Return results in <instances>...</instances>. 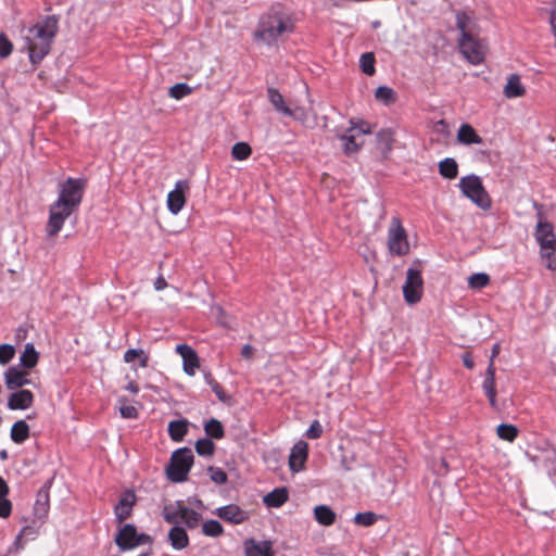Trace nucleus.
I'll use <instances>...</instances> for the list:
<instances>
[{
	"instance_id": "obj_1",
	"label": "nucleus",
	"mask_w": 556,
	"mask_h": 556,
	"mask_svg": "<svg viewBox=\"0 0 556 556\" xmlns=\"http://www.w3.org/2000/svg\"><path fill=\"white\" fill-rule=\"evenodd\" d=\"M58 30L59 18L55 15H47L28 28L26 40L31 64H39L49 54Z\"/></svg>"
},
{
	"instance_id": "obj_2",
	"label": "nucleus",
	"mask_w": 556,
	"mask_h": 556,
	"mask_svg": "<svg viewBox=\"0 0 556 556\" xmlns=\"http://www.w3.org/2000/svg\"><path fill=\"white\" fill-rule=\"evenodd\" d=\"M456 27L459 30L458 48L464 58L473 65L484 61L485 45L478 37V25L466 12L456 13Z\"/></svg>"
},
{
	"instance_id": "obj_3",
	"label": "nucleus",
	"mask_w": 556,
	"mask_h": 556,
	"mask_svg": "<svg viewBox=\"0 0 556 556\" xmlns=\"http://www.w3.org/2000/svg\"><path fill=\"white\" fill-rule=\"evenodd\" d=\"M292 27L293 26L288 17L276 11H271L262 15L254 33V37L256 40H261L270 46L275 43L283 33L292 31Z\"/></svg>"
},
{
	"instance_id": "obj_4",
	"label": "nucleus",
	"mask_w": 556,
	"mask_h": 556,
	"mask_svg": "<svg viewBox=\"0 0 556 556\" xmlns=\"http://www.w3.org/2000/svg\"><path fill=\"white\" fill-rule=\"evenodd\" d=\"M462 194L479 208L486 211L492 206V200L485 190L482 179L476 174L462 177L457 184Z\"/></svg>"
},
{
	"instance_id": "obj_5",
	"label": "nucleus",
	"mask_w": 556,
	"mask_h": 556,
	"mask_svg": "<svg viewBox=\"0 0 556 556\" xmlns=\"http://www.w3.org/2000/svg\"><path fill=\"white\" fill-rule=\"evenodd\" d=\"M193 453L189 447H180L173 452L170 463L166 468L169 481L180 483L187 480L188 473L193 465Z\"/></svg>"
},
{
	"instance_id": "obj_6",
	"label": "nucleus",
	"mask_w": 556,
	"mask_h": 556,
	"mask_svg": "<svg viewBox=\"0 0 556 556\" xmlns=\"http://www.w3.org/2000/svg\"><path fill=\"white\" fill-rule=\"evenodd\" d=\"M84 189V179L68 177L59 184V194L54 202L77 211L83 200Z\"/></svg>"
},
{
	"instance_id": "obj_7",
	"label": "nucleus",
	"mask_w": 556,
	"mask_h": 556,
	"mask_svg": "<svg viewBox=\"0 0 556 556\" xmlns=\"http://www.w3.org/2000/svg\"><path fill=\"white\" fill-rule=\"evenodd\" d=\"M388 248L391 254L403 256L409 252L407 233L400 218L393 217L388 230Z\"/></svg>"
},
{
	"instance_id": "obj_8",
	"label": "nucleus",
	"mask_w": 556,
	"mask_h": 556,
	"mask_svg": "<svg viewBox=\"0 0 556 556\" xmlns=\"http://www.w3.org/2000/svg\"><path fill=\"white\" fill-rule=\"evenodd\" d=\"M114 541L121 551H129L139 545L151 544L152 538L146 533H138L135 525L125 523L116 533Z\"/></svg>"
},
{
	"instance_id": "obj_9",
	"label": "nucleus",
	"mask_w": 556,
	"mask_h": 556,
	"mask_svg": "<svg viewBox=\"0 0 556 556\" xmlns=\"http://www.w3.org/2000/svg\"><path fill=\"white\" fill-rule=\"evenodd\" d=\"M424 280L420 269L409 267L406 271V279L403 285L404 300L409 304H415L420 301L422 295Z\"/></svg>"
},
{
	"instance_id": "obj_10",
	"label": "nucleus",
	"mask_w": 556,
	"mask_h": 556,
	"mask_svg": "<svg viewBox=\"0 0 556 556\" xmlns=\"http://www.w3.org/2000/svg\"><path fill=\"white\" fill-rule=\"evenodd\" d=\"M533 207L538 211V224L534 231L535 240L540 247V250L556 248V236L554 233V227L548 222L542 220L541 205L533 202Z\"/></svg>"
},
{
	"instance_id": "obj_11",
	"label": "nucleus",
	"mask_w": 556,
	"mask_h": 556,
	"mask_svg": "<svg viewBox=\"0 0 556 556\" xmlns=\"http://www.w3.org/2000/svg\"><path fill=\"white\" fill-rule=\"evenodd\" d=\"M75 211L62 206L61 204L53 202L49 206V217L46 226V232L48 237L56 236L63 228L65 220L74 213Z\"/></svg>"
},
{
	"instance_id": "obj_12",
	"label": "nucleus",
	"mask_w": 556,
	"mask_h": 556,
	"mask_svg": "<svg viewBox=\"0 0 556 556\" xmlns=\"http://www.w3.org/2000/svg\"><path fill=\"white\" fill-rule=\"evenodd\" d=\"M189 189L188 180H178L175 184V188L167 194V208L168 211L177 215L186 203L185 192Z\"/></svg>"
},
{
	"instance_id": "obj_13",
	"label": "nucleus",
	"mask_w": 556,
	"mask_h": 556,
	"mask_svg": "<svg viewBox=\"0 0 556 556\" xmlns=\"http://www.w3.org/2000/svg\"><path fill=\"white\" fill-rule=\"evenodd\" d=\"M308 456V444L300 440L293 444L289 455V468L292 472H300Z\"/></svg>"
},
{
	"instance_id": "obj_14",
	"label": "nucleus",
	"mask_w": 556,
	"mask_h": 556,
	"mask_svg": "<svg viewBox=\"0 0 556 556\" xmlns=\"http://www.w3.org/2000/svg\"><path fill=\"white\" fill-rule=\"evenodd\" d=\"M136 495L134 491L126 490L122 493L118 502L114 506V515L117 522H123L131 516Z\"/></svg>"
},
{
	"instance_id": "obj_15",
	"label": "nucleus",
	"mask_w": 556,
	"mask_h": 556,
	"mask_svg": "<svg viewBox=\"0 0 556 556\" xmlns=\"http://www.w3.org/2000/svg\"><path fill=\"white\" fill-rule=\"evenodd\" d=\"M215 514L231 525H241L249 519V514L247 510L242 509L236 504H228L222 507H218Z\"/></svg>"
},
{
	"instance_id": "obj_16",
	"label": "nucleus",
	"mask_w": 556,
	"mask_h": 556,
	"mask_svg": "<svg viewBox=\"0 0 556 556\" xmlns=\"http://www.w3.org/2000/svg\"><path fill=\"white\" fill-rule=\"evenodd\" d=\"M176 351L182 358L184 371L188 376H194L195 369L200 366L197 352L188 344H178Z\"/></svg>"
},
{
	"instance_id": "obj_17",
	"label": "nucleus",
	"mask_w": 556,
	"mask_h": 556,
	"mask_svg": "<svg viewBox=\"0 0 556 556\" xmlns=\"http://www.w3.org/2000/svg\"><path fill=\"white\" fill-rule=\"evenodd\" d=\"M4 382L9 390H14L30 384L31 381L27 371L20 369L17 366H10L4 371Z\"/></svg>"
},
{
	"instance_id": "obj_18",
	"label": "nucleus",
	"mask_w": 556,
	"mask_h": 556,
	"mask_svg": "<svg viewBox=\"0 0 556 556\" xmlns=\"http://www.w3.org/2000/svg\"><path fill=\"white\" fill-rule=\"evenodd\" d=\"M243 551L245 556H274L273 543L267 540L247 539L243 542Z\"/></svg>"
},
{
	"instance_id": "obj_19",
	"label": "nucleus",
	"mask_w": 556,
	"mask_h": 556,
	"mask_svg": "<svg viewBox=\"0 0 556 556\" xmlns=\"http://www.w3.org/2000/svg\"><path fill=\"white\" fill-rule=\"evenodd\" d=\"M336 137L342 142V152L346 156H352L356 154L361 148L362 143L356 142L355 132H349V128L345 130H341L339 127L333 129Z\"/></svg>"
},
{
	"instance_id": "obj_20",
	"label": "nucleus",
	"mask_w": 556,
	"mask_h": 556,
	"mask_svg": "<svg viewBox=\"0 0 556 556\" xmlns=\"http://www.w3.org/2000/svg\"><path fill=\"white\" fill-rule=\"evenodd\" d=\"M34 403V394L30 390L21 389L13 392L8 400V408L11 410H24Z\"/></svg>"
},
{
	"instance_id": "obj_21",
	"label": "nucleus",
	"mask_w": 556,
	"mask_h": 556,
	"mask_svg": "<svg viewBox=\"0 0 556 556\" xmlns=\"http://www.w3.org/2000/svg\"><path fill=\"white\" fill-rule=\"evenodd\" d=\"M482 390L492 407H496V390H495V367L494 362H490L486 368L485 377L482 382Z\"/></svg>"
},
{
	"instance_id": "obj_22",
	"label": "nucleus",
	"mask_w": 556,
	"mask_h": 556,
	"mask_svg": "<svg viewBox=\"0 0 556 556\" xmlns=\"http://www.w3.org/2000/svg\"><path fill=\"white\" fill-rule=\"evenodd\" d=\"M186 507L182 501H176L164 506L162 516L166 522L177 525L181 522L184 517L182 509H186Z\"/></svg>"
},
{
	"instance_id": "obj_23",
	"label": "nucleus",
	"mask_w": 556,
	"mask_h": 556,
	"mask_svg": "<svg viewBox=\"0 0 556 556\" xmlns=\"http://www.w3.org/2000/svg\"><path fill=\"white\" fill-rule=\"evenodd\" d=\"M289 500L287 488H276L263 497L267 507L279 508Z\"/></svg>"
},
{
	"instance_id": "obj_24",
	"label": "nucleus",
	"mask_w": 556,
	"mask_h": 556,
	"mask_svg": "<svg viewBox=\"0 0 556 556\" xmlns=\"http://www.w3.org/2000/svg\"><path fill=\"white\" fill-rule=\"evenodd\" d=\"M457 140L462 144H481L483 139L477 134L475 128L469 124L460 125L457 131Z\"/></svg>"
},
{
	"instance_id": "obj_25",
	"label": "nucleus",
	"mask_w": 556,
	"mask_h": 556,
	"mask_svg": "<svg viewBox=\"0 0 556 556\" xmlns=\"http://www.w3.org/2000/svg\"><path fill=\"white\" fill-rule=\"evenodd\" d=\"M503 93L508 99L519 98L526 93V88L522 86L520 77L517 74L509 76Z\"/></svg>"
},
{
	"instance_id": "obj_26",
	"label": "nucleus",
	"mask_w": 556,
	"mask_h": 556,
	"mask_svg": "<svg viewBox=\"0 0 556 556\" xmlns=\"http://www.w3.org/2000/svg\"><path fill=\"white\" fill-rule=\"evenodd\" d=\"M267 97L270 104L274 106L277 113L281 115L290 114V106L287 105L283 96L280 91L274 87L267 88Z\"/></svg>"
},
{
	"instance_id": "obj_27",
	"label": "nucleus",
	"mask_w": 556,
	"mask_h": 556,
	"mask_svg": "<svg viewBox=\"0 0 556 556\" xmlns=\"http://www.w3.org/2000/svg\"><path fill=\"white\" fill-rule=\"evenodd\" d=\"M314 517L316 521L325 527H329L334 523L337 514L328 505L321 504L314 508Z\"/></svg>"
},
{
	"instance_id": "obj_28",
	"label": "nucleus",
	"mask_w": 556,
	"mask_h": 556,
	"mask_svg": "<svg viewBox=\"0 0 556 556\" xmlns=\"http://www.w3.org/2000/svg\"><path fill=\"white\" fill-rule=\"evenodd\" d=\"M39 361V353L36 351L34 343L25 344L24 351L20 356V366L25 369L34 368Z\"/></svg>"
},
{
	"instance_id": "obj_29",
	"label": "nucleus",
	"mask_w": 556,
	"mask_h": 556,
	"mask_svg": "<svg viewBox=\"0 0 556 556\" xmlns=\"http://www.w3.org/2000/svg\"><path fill=\"white\" fill-rule=\"evenodd\" d=\"M188 425L187 419L172 420L167 428L169 438L174 442H181L188 432Z\"/></svg>"
},
{
	"instance_id": "obj_30",
	"label": "nucleus",
	"mask_w": 556,
	"mask_h": 556,
	"mask_svg": "<svg viewBox=\"0 0 556 556\" xmlns=\"http://www.w3.org/2000/svg\"><path fill=\"white\" fill-rule=\"evenodd\" d=\"M168 538L174 549L180 551L188 546L189 539L186 530L175 526L169 530Z\"/></svg>"
},
{
	"instance_id": "obj_31",
	"label": "nucleus",
	"mask_w": 556,
	"mask_h": 556,
	"mask_svg": "<svg viewBox=\"0 0 556 556\" xmlns=\"http://www.w3.org/2000/svg\"><path fill=\"white\" fill-rule=\"evenodd\" d=\"M439 174L444 179H455L458 175V164L454 157H445L438 164Z\"/></svg>"
},
{
	"instance_id": "obj_32",
	"label": "nucleus",
	"mask_w": 556,
	"mask_h": 556,
	"mask_svg": "<svg viewBox=\"0 0 556 556\" xmlns=\"http://www.w3.org/2000/svg\"><path fill=\"white\" fill-rule=\"evenodd\" d=\"M49 510V492L46 489H40L36 496V502L34 505V515L38 519H43L47 517Z\"/></svg>"
},
{
	"instance_id": "obj_33",
	"label": "nucleus",
	"mask_w": 556,
	"mask_h": 556,
	"mask_svg": "<svg viewBox=\"0 0 556 556\" xmlns=\"http://www.w3.org/2000/svg\"><path fill=\"white\" fill-rule=\"evenodd\" d=\"M11 440L16 444H22L29 438V426L25 420H17L13 424L10 432Z\"/></svg>"
},
{
	"instance_id": "obj_34",
	"label": "nucleus",
	"mask_w": 556,
	"mask_h": 556,
	"mask_svg": "<svg viewBox=\"0 0 556 556\" xmlns=\"http://www.w3.org/2000/svg\"><path fill=\"white\" fill-rule=\"evenodd\" d=\"M377 143L383 155L389 154L393 148L394 134L390 128L380 129L377 135Z\"/></svg>"
},
{
	"instance_id": "obj_35",
	"label": "nucleus",
	"mask_w": 556,
	"mask_h": 556,
	"mask_svg": "<svg viewBox=\"0 0 556 556\" xmlns=\"http://www.w3.org/2000/svg\"><path fill=\"white\" fill-rule=\"evenodd\" d=\"M204 432L211 440H220L225 437L224 426L216 418H211L204 424Z\"/></svg>"
},
{
	"instance_id": "obj_36",
	"label": "nucleus",
	"mask_w": 556,
	"mask_h": 556,
	"mask_svg": "<svg viewBox=\"0 0 556 556\" xmlns=\"http://www.w3.org/2000/svg\"><path fill=\"white\" fill-rule=\"evenodd\" d=\"M518 432V428L513 424H500L496 428L498 438L507 442H514Z\"/></svg>"
},
{
	"instance_id": "obj_37",
	"label": "nucleus",
	"mask_w": 556,
	"mask_h": 556,
	"mask_svg": "<svg viewBox=\"0 0 556 556\" xmlns=\"http://www.w3.org/2000/svg\"><path fill=\"white\" fill-rule=\"evenodd\" d=\"M195 452L200 456L211 457L215 453V444L208 438H201L195 442Z\"/></svg>"
},
{
	"instance_id": "obj_38",
	"label": "nucleus",
	"mask_w": 556,
	"mask_h": 556,
	"mask_svg": "<svg viewBox=\"0 0 556 556\" xmlns=\"http://www.w3.org/2000/svg\"><path fill=\"white\" fill-rule=\"evenodd\" d=\"M202 532L206 536L217 538L223 534L224 528L218 520L210 519L202 523Z\"/></svg>"
},
{
	"instance_id": "obj_39",
	"label": "nucleus",
	"mask_w": 556,
	"mask_h": 556,
	"mask_svg": "<svg viewBox=\"0 0 556 556\" xmlns=\"http://www.w3.org/2000/svg\"><path fill=\"white\" fill-rule=\"evenodd\" d=\"M203 377H204L205 383L211 387L212 391L215 393L217 399L222 402H226L227 395H226L224 389L222 388V386L214 379L213 375L210 371L204 370Z\"/></svg>"
},
{
	"instance_id": "obj_40",
	"label": "nucleus",
	"mask_w": 556,
	"mask_h": 556,
	"mask_svg": "<svg viewBox=\"0 0 556 556\" xmlns=\"http://www.w3.org/2000/svg\"><path fill=\"white\" fill-rule=\"evenodd\" d=\"M375 55L372 52H365L359 58V66L362 68V72L368 76H371L375 74Z\"/></svg>"
},
{
	"instance_id": "obj_41",
	"label": "nucleus",
	"mask_w": 556,
	"mask_h": 556,
	"mask_svg": "<svg viewBox=\"0 0 556 556\" xmlns=\"http://www.w3.org/2000/svg\"><path fill=\"white\" fill-rule=\"evenodd\" d=\"M252 153L251 147L247 142H237L231 149L232 159L236 161H244L249 159Z\"/></svg>"
},
{
	"instance_id": "obj_42",
	"label": "nucleus",
	"mask_w": 556,
	"mask_h": 556,
	"mask_svg": "<svg viewBox=\"0 0 556 556\" xmlns=\"http://www.w3.org/2000/svg\"><path fill=\"white\" fill-rule=\"evenodd\" d=\"M193 88L186 83H178L172 86L168 90V96L173 99L180 100L191 94Z\"/></svg>"
},
{
	"instance_id": "obj_43",
	"label": "nucleus",
	"mask_w": 556,
	"mask_h": 556,
	"mask_svg": "<svg viewBox=\"0 0 556 556\" xmlns=\"http://www.w3.org/2000/svg\"><path fill=\"white\" fill-rule=\"evenodd\" d=\"M375 97L384 104L393 103L396 100L394 90L388 86H379L376 89Z\"/></svg>"
},
{
	"instance_id": "obj_44",
	"label": "nucleus",
	"mask_w": 556,
	"mask_h": 556,
	"mask_svg": "<svg viewBox=\"0 0 556 556\" xmlns=\"http://www.w3.org/2000/svg\"><path fill=\"white\" fill-rule=\"evenodd\" d=\"M182 511L184 517L181 522H184L190 529L197 528L202 519L201 514L189 507H186V509H182Z\"/></svg>"
},
{
	"instance_id": "obj_45",
	"label": "nucleus",
	"mask_w": 556,
	"mask_h": 556,
	"mask_svg": "<svg viewBox=\"0 0 556 556\" xmlns=\"http://www.w3.org/2000/svg\"><path fill=\"white\" fill-rule=\"evenodd\" d=\"M349 132H355L356 136L371 134L369 124L363 119H350Z\"/></svg>"
},
{
	"instance_id": "obj_46",
	"label": "nucleus",
	"mask_w": 556,
	"mask_h": 556,
	"mask_svg": "<svg viewBox=\"0 0 556 556\" xmlns=\"http://www.w3.org/2000/svg\"><path fill=\"white\" fill-rule=\"evenodd\" d=\"M490 282V276L485 273H476L468 278V285L471 289H482Z\"/></svg>"
},
{
	"instance_id": "obj_47",
	"label": "nucleus",
	"mask_w": 556,
	"mask_h": 556,
	"mask_svg": "<svg viewBox=\"0 0 556 556\" xmlns=\"http://www.w3.org/2000/svg\"><path fill=\"white\" fill-rule=\"evenodd\" d=\"M377 519H378V516L375 513L363 511V513H357L354 516L353 520L357 526L370 527L377 521Z\"/></svg>"
},
{
	"instance_id": "obj_48",
	"label": "nucleus",
	"mask_w": 556,
	"mask_h": 556,
	"mask_svg": "<svg viewBox=\"0 0 556 556\" xmlns=\"http://www.w3.org/2000/svg\"><path fill=\"white\" fill-rule=\"evenodd\" d=\"M15 355V348L12 344H0V365L9 364Z\"/></svg>"
},
{
	"instance_id": "obj_49",
	"label": "nucleus",
	"mask_w": 556,
	"mask_h": 556,
	"mask_svg": "<svg viewBox=\"0 0 556 556\" xmlns=\"http://www.w3.org/2000/svg\"><path fill=\"white\" fill-rule=\"evenodd\" d=\"M541 257L544 260L549 270H556V248L540 250Z\"/></svg>"
},
{
	"instance_id": "obj_50",
	"label": "nucleus",
	"mask_w": 556,
	"mask_h": 556,
	"mask_svg": "<svg viewBox=\"0 0 556 556\" xmlns=\"http://www.w3.org/2000/svg\"><path fill=\"white\" fill-rule=\"evenodd\" d=\"M210 478L216 484H224L227 481V473L219 467L210 466L207 468Z\"/></svg>"
},
{
	"instance_id": "obj_51",
	"label": "nucleus",
	"mask_w": 556,
	"mask_h": 556,
	"mask_svg": "<svg viewBox=\"0 0 556 556\" xmlns=\"http://www.w3.org/2000/svg\"><path fill=\"white\" fill-rule=\"evenodd\" d=\"M38 535V529L34 526H25L15 539V544H18L22 539L35 540Z\"/></svg>"
},
{
	"instance_id": "obj_52",
	"label": "nucleus",
	"mask_w": 556,
	"mask_h": 556,
	"mask_svg": "<svg viewBox=\"0 0 556 556\" xmlns=\"http://www.w3.org/2000/svg\"><path fill=\"white\" fill-rule=\"evenodd\" d=\"M323 434V426L318 420H314L307 428L305 435L307 439L315 440L319 439Z\"/></svg>"
},
{
	"instance_id": "obj_53",
	"label": "nucleus",
	"mask_w": 556,
	"mask_h": 556,
	"mask_svg": "<svg viewBox=\"0 0 556 556\" xmlns=\"http://www.w3.org/2000/svg\"><path fill=\"white\" fill-rule=\"evenodd\" d=\"M13 50L12 42L8 39V37L1 33L0 34V58L4 59L8 58Z\"/></svg>"
},
{
	"instance_id": "obj_54",
	"label": "nucleus",
	"mask_w": 556,
	"mask_h": 556,
	"mask_svg": "<svg viewBox=\"0 0 556 556\" xmlns=\"http://www.w3.org/2000/svg\"><path fill=\"white\" fill-rule=\"evenodd\" d=\"M285 116L292 117L293 119L304 123L307 117V111L302 106H295L294 109L290 108V114H286Z\"/></svg>"
},
{
	"instance_id": "obj_55",
	"label": "nucleus",
	"mask_w": 556,
	"mask_h": 556,
	"mask_svg": "<svg viewBox=\"0 0 556 556\" xmlns=\"http://www.w3.org/2000/svg\"><path fill=\"white\" fill-rule=\"evenodd\" d=\"M12 503L7 497H0V517L7 518L11 515Z\"/></svg>"
},
{
	"instance_id": "obj_56",
	"label": "nucleus",
	"mask_w": 556,
	"mask_h": 556,
	"mask_svg": "<svg viewBox=\"0 0 556 556\" xmlns=\"http://www.w3.org/2000/svg\"><path fill=\"white\" fill-rule=\"evenodd\" d=\"M143 354L142 349H128L123 356L125 363H132L136 358Z\"/></svg>"
},
{
	"instance_id": "obj_57",
	"label": "nucleus",
	"mask_w": 556,
	"mask_h": 556,
	"mask_svg": "<svg viewBox=\"0 0 556 556\" xmlns=\"http://www.w3.org/2000/svg\"><path fill=\"white\" fill-rule=\"evenodd\" d=\"M121 415L124 418L137 417V409L134 406H124L121 408Z\"/></svg>"
},
{
	"instance_id": "obj_58",
	"label": "nucleus",
	"mask_w": 556,
	"mask_h": 556,
	"mask_svg": "<svg viewBox=\"0 0 556 556\" xmlns=\"http://www.w3.org/2000/svg\"><path fill=\"white\" fill-rule=\"evenodd\" d=\"M462 359H463L464 366L467 369H472L475 367V361H473L472 356L469 353L463 354L462 355Z\"/></svg>"
},
{
	"instance_id": "obj_59",
	"label": "nucleus",
	"mask_w": 556,
	"mask_h": 556,
	"mask_svg": "<svg viewBox=\"0 0 556 556\" xmlns=\"http://www.w3.org/2000/svg\"><path fill=\"white\" fill-rule=\"evenodd\" d=\"M9 485L5 480L0 476V497H7L9 494Z\"/></svg>"
},
{
	"instance_id": "obj_60",
	"label": "nucleus",
	"mask_w": 556,
	"mask_h": 556,
	"mask_svg": "<svg viewBox=\"0 0 556 556\" xmlns=\"http://www.w3.org/2000/svg\"><path fill=\"white\" fill-rule=\"evenodd\" d=\"M138 359H139V367H141V368L148 367V365H149V354L146 353L144 350H143V354H140Z\"/></svg>"
},
{
	"instance_id": "obj_61",
	"label": "nucleus",
	"mask_w": 556,
	"mask_h": 556,
	"mask_svg": "<svg viewBox=\"0 0 556 556\" xmlns=\"http://www.w3.org/2000/svg\"><path fill=\"white\" fill-rule=\"evenodd\" d=\"M253 354V348L250 344H244L241 350V355L244 358H250Z\"/></svg>"
},
{
	"instance_id": "obj_62",
	"label": "nucleus",
	"mask_w": 556,
	"mask_h": 556,
	"mask_svg": "<svg viewBox=\"0 0 556 556\" xmlns=\"http://www.w3.org/2000/svg\"><path fill=\"white\" fill-rule=\"evenodd\" d=\"M125 390L132 394H137L139 392V387L137 386V383L135 381H129L126 384Z\"/></svg>"
},
{
	"instance_id": "obj_63",
	"label": "nucleus",
	"mask_w": 556,
	"mask_h": 556,
	"mask_svg": "<svg viewBox=\"0 0 556 556\" xmlns=\"http://www.w3.org/2000/svg\"><path fill=\"white\" fill-rule=\"evenodd\" d=\"M167 283L163 277H159L154 282V288L156 291H161L166 288Z\"/></svg>"
},
{
	"instance_id": "obj_64",
	"label": "nucleus",
	"mask_w": 556,
	"mask_h": 556,
	"mask_svg": "<svg viewBox=\"0 0 556 556\" xmlns=\"http://www.w3.org/2000/svg\"><path fill=\"white\" fill-rule=\"evenodd\" d=\"M551 24L554 30V35L556 36V10H553L551 13Z\"/></svg>"
}]
</instances>
